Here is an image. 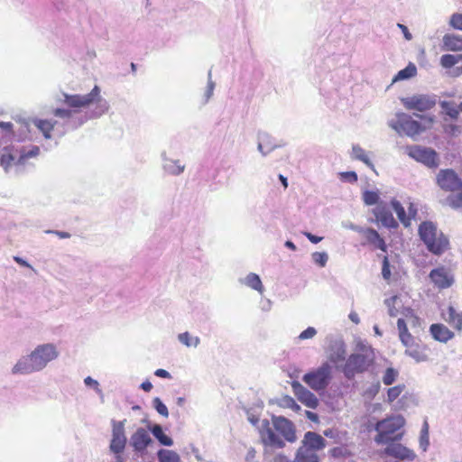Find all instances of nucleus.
<instances>
[{
	"label": "nucleus",
	"instance_id": "nucleus-1",
	"mask_svg": "<svg viewBox=\"0 0 462 462\" xmlns=\"http://www.w3.org/2000/svg\"><path fill=\"white\" fill-rule=\"evenodd\" d=\"M272 424L263 420L259 428L262 444L265 448H283L286 441L294 443L297 440L294 423L283 416H272Z\"/></svg>",
	"mask_w": 462,
	"mask_h": 462
},
{
	"label": "nucleus",
	"instance_id": "nucleus-2",
	"mask_svg": "<svg viewBox=\"0 0 462 462\" xmlns=\"http://www.w3.org/2000/svg\"><path fill=\"white\" fill-rule=\"evenodd\" d=\"M58 356L52 344L38 346L29 356L20 359L13 367L14 374H31L43 369L47 364Z\"/></svg>",
	"mask_w": 462,
	"mask_h": 462
},
{
	"label": "nucleus",
	"instance_id": "nucleus-3",
	"mask_svg": "<svg viewBox=\"0 0 462 462\" xmlns=\"http://www.w3.org/2000/svg\"><path fill=\"white\" fill-rule=\"evenodd\" d=\"M420 239L427 250L435 255H441L449 249V240L432 221H423L418 227Z\"/></svg>",
	"mask_w": 462,
	"mask_h": 462
},
{
	"label": "nucleus",
	"instance_id": "nucleus-4",
	"mask_svg": "<svg viewBox=\"0 0 462 462\" xmlns=\"http://www.w3.org/2000/svg\"><path fill=\"white\" fill-rule=\"evenodd\" d=\"M398 335L402 344L405 346V355L414 359L417 363L428 360V346L416 339L408 330L403 319L397 320Z\"/></svg>",
	"mask_w": 462,
	"mask_h": 462
},
{
	"label": "nucleus",
	"instance_id": "nucleus-5",
	"mask_svg": "<svg viewBox=\"0 0 462 462\" xmlns=\"http://www.w3.org/2000/svg\"><path fill=\"white\" fill-rule=\"evenodd\" d=\"M374 355L371 349H365L362 353L351 354L346 359L343 373L348 379L353 378L356 374H362L374 365Z\"/></svg>",
	"mask_w": 462,
	"mask_h": 462
},
{
	"label": "nucleus",
	"instance_id": "nucleus-6",
	"mask_svg": "<svg viewBox=\"0 0 462 462\" xmlns=\"http://www.w3.org/2000/svg\"><path fill=\"white\" fill-rule=\"evenodd\" d=\"M421 122L414 120L411 116L402 114L393 126L399 133H404L409 136L417 135L428 128H430L433 124V118L426 116H417Z\"/></svg>",
	"mask_w": 462,
	"mask_h": 462
},
{
	"label": "nucleus",
	"instance_id": "nucleus-7",
	"mask_svg": "<svg viewBox=\"0 0 462 462\" xmlns=\"http://www.w3.org/2000/svg\"><path fill=\"white\" fill-rule=\"evenodd\" d=\"M404 424V420L401 416L391 417L379 421L376 425L378 434L375 436V441L379 444L387 443L390 440L401 439L402 433L392 438V435L400 430Z\"/></svg>",
	"mask_w": 462,
	"mask_h": 462
},
{
	"label": "nucleus",
	"instance_id": "nucleus-8",
	"mask_svg": "<svg viewBox=\"0 0 462 462\" xmlns=\"http://www.w3.org/2000/svg\"><path fill=\"white\" fill-rule=\"evenodd\" d=\"M331 379V366L328 363L322 364L319 368L303 376V381L315 391L324 390Z\"/></svg>",
	"mask_w": 462,
	"mask_h": 462
},
{
	"label": "nucleus",
	"instance_id": "nucleus-9",
	"mask_svg": "<svg viewBox=\"0 0 462 462\" xmlns=\"http://www.w3.org/2000/svg\"><path fill=\"white\" fill-rule=\"evenodd\" d=\"M100 100V88L95 86L87 95L64 94V103L75 110L88 107L95 102Z\"/></svg>",
	"mask_w": 462,
	"mask_h": 462
},
{
	"label": "nucleus",
	"instance_id": "nucleus-10",
	"mask_svg": "<svg viewBox=\"0 0 462 462\" xmlns=\"http://www.w3.org/2000/svg\"><path fill=\"white\" fill-rule=\"evenodd\" d=\"M437 183L445 191L462 190V180L451 169L441 170L437 175Z\"/></svg>",
	"mask_w": 462,
	"mask_h": 462
},
{
	"label": "nucleus",
	"instance_id": "nucleus-11",
	"mask_svg": "<svg viewBox=\"0 0 462 462\" xmlns=\"http://www.w3.org/2000/svg\"><path fill=\"white\" fill-rule=\"evenodd\" d=\"M353 229L362 235L364 238V242L362 243L363 245H367L372 246L374 249H379L384 253L387 252V245L384 239L375 229L360 226H355Z\"/></svg>",
	"mask_w": 462,
	"mask_h": 462
},
{
	"label": "nucleus",
	"instance_id": "nucleus-12",
	"mask_svg": "<svg viewBox=\"0 0 462 462\" xmlns=\"http://www.w3.org/2000/svg\"><path fill=\"white\" fill-rule=\"evenodd\" d=\"M409 155L417 162H422L430 168L438 166V155L432 149L412 146L409 149Z\"/></svg>",
	"mask_w": 462,
	"mask_h": 462
},
{
	"label": "nucleus",
	"instance_id": "nucleus-13",
	"mask_svg": "<svg viewBox=\"0 0 462 462\" xmlns=\"http://www.w3.org/2000/svg\"><path fill=\"white\" fill-rule=\"evenodd\" d=\"M372 213L375 217L376 221L380 222L384 227L388 229L398 228L399 224L393 217V213L391 212L385 202H380L372 210Z\"/></svg>",
	"mask_w": 462,
	"mask_h": 462
},
{
	"label": "nucleus",
	"instance_id": "nucleus-14",
	"mask_svg": "<svg viewBox=\"0 0 462 462\" xmlns=\"http://www.w3.org/2000/svg\"><path fill=\"white\" fill-rule=\"evenodd\" d=\"M403 105L409 110L425 112L433 108L436 105V101L434 98L428 96L419 95L403 100Z\"/></svg>",
	"mask_w": 462,
	"mask_h": 462
},
{
	"label": "nucleus",
	"instance_id": "nucleus-15",
	"mask_svg": "<svg viewBox=\"0 0 462 462\" xmlns=\"http://www.w3.org/2000/svg\"><path fill=\"white\" fill-rule=\"evenodd\" d=\"M385 453L401 460L412 461L416 458V454L412 449H410L399 443H393L387 446L385 448Z\"/></svg>",
	"mask_w": 462,
	"mask_h": 462
},
{
	"label": "nucleus",
	"instance_id": "nucleus-16",
	"mask_svg": "<svg viewBox=\"0 0 462 462\" xmlns=\"http://www.w3.org/2000/svg\"><path fill=\"white\" fill-rule=\"evenodd\" d=\"M125 443L126 438L123 424H115L113 428V438L110 443V449L116 454H119L125 449Z\"/></svg>",
	"mask_w": 462,
	"mask_h": 462
},
{
	"label": "nucleus",
	"instance_id": "nucleus-17",
	"mask_svg": "<svg viewBox=\"0 0 462 462\" xmlns=\"http://www.w3.org/2000/svg\"><path fill=\"white\" fill-rule=\"evenodd\" d=\"M151 442L152 439L149 432L143 428L137 429L131 437V445L137 452L145 450Z\"/></svg>",
	"mask_w": 462,
	"mask_h": 462
},
{
	"label": "nucleus",
	"instance_id": "nucleus-18",
	"mask_svg": "<svg viewBox=\"0 0 462 462\" xmlns=\"http://www.w3.org/2000/svg\"><path fill=\"white\" fill-rule=\"evenodd\" d=\"M430 277L436 286L441 289L448 288L453 283V276L443 268H437L430 272Z\"/></svg>",
	"mask_w": 462,
	"mask_h": 462
},
{
	"label": "nucleus",
	"instance_id": "nucleus-19",
	"mask_svg": "<svg viewBox=\"0 0 462 462\" xmlns=\"http://www.w3.org/2000/svg\"><path fill=\"white\" fill-rule=\"evenodd\" d=\"M432 337L439 342L446 343L454 337V333L444 324L435 323L430 327Z\"/></svg>",
	"mask_w": 462,
	"mask_h": 462
},
{
	"label": "nucleus",
	"instance_id": "nucleus-20",
	"mask_svg": "<svg viewBox=\"0 0 462 462\" xmlns=\"http://www.w3.org/2000/svg\"><path fill=\"white\" fill-rule=\"evenodd\" d=\"M301 444L316 451H319L326 447V440L321 435L314 431H307L304 434Z\"/></svg>",
	"mask_w": 462,
	"mask_h": 462
},
{
	"label": "nucleus",
	"instance_id": "nucleus-21",
	"mask_svg": "<svg viewBox=\"0 0 462 462\" xmlns=\"http://www.w3.org/2000/svg\"><path fill=\"white\" fill-rule=\"evenodd\" d=\"M442 319L455 330H462V312H458L453 306H448L447 312L442 311Z\"/></svg>",
	"mask_w": 462,
	"mask_h": 462
},
{
	"label": "nucleus",
	"instance_id": "nucleus-22",
	"mask_svg": "<svg viewBox=\"0 0 462 462\" xmlns=\"http://www.w3.org/2000/svg\"><path fill=\"white\" fill-rule=\"evenodd\" d=\"M317 451L301 444L293 462H319Z\"/></svg>",
	"mask_w": 462,
	"mask_h": 462
},
{
	"label": "nucleus",
	"instance_id": "nucleus-23",
	"mask_svg": "<svg viewBox=\"0 0 462 462\" xmlns=\"http://www.w3.org/2000/svg\"><path fill=\"white\" fill-rule=\"evenodd\" d=\"M444 48L451 51H462V36L446 34L443 37Z\"/></svg>",
	"mask_w": 462,
	"mask_h": 462
},
{
	"label": "nucleus",
	"instance_id": "nucleus-24",
	"mask_svg": "<svg viewBox=\"0 0 462 462\" xmlns=\"http://www.w3.org/2000/svg\"><path fill=\"white\" fill-rule=\"evenodd\" d=\"M391 206L395 211L398 219L403 225V226L406 228L411 227V217H409L408 214H406V211L402 205L398 200L393 199L391 201Z\"/></svg>",
	"mask_w": 462,
	"mask_h": 462
},
{
	"label": "nucleus",
	"instance_id": "nucleus-25",
	"mask_svg": "<svg viewBox=\"0 0 462 462\" xmlns=\"http://www.w3.org/2000/svg\"><path fill=\"white\" fill-rule=\"evenodd\" d=\"M33 124L42 133L46 139L51 138V131L53 130L56 122L46 119H34Z\"/></svg>",
	"mask_w": 462,
	"mask_h": 462
},
{
	"label": "nucleus",
	"instance_id": "nucleus-26",
	"mask_svg": "<svg viewBox=\"0 0 462 462\" xmlns=\"http://www.w3.org/2000/svg\"><path fill=\"white\" fill-rule=\"evenodd\" d=\"M297 386L301 390V394L299 396L300 400L303 402L308 407L315 408L318 404V399L316 396L309 390L303 388L300 383H296L293 384L294 388Z\"/></svg>",
	"mask_w": 462,
	"mask_h": 462
},
{
	"label": "nucleus",
	"instance_id": "nucleus-27",
	"mask_svg": "<svg viewBox=\"0 0 462 462\" xmlns=\"http://www.w3.org/2000/svg\"><path fill=\"white\" fill-rule=\"evenodd\" d=\"M352 158L363 162L370 168H374V165L368 158L365 151L358 144L352 146Z\"/></svg>",
	"mask_w": 462,
	"mask_h": 462
},
{
	"label": "nucleus",
	"instance_id": "nucleus-28",
	"mask_svg": "<svg viewBox=\"0 0 462 462\" xmlns=\"http://www.w3.org/2000/svg\"><path fill=\"white\" fill-rule=\"evenodd\" d=\"M245 283L248 287L259 291L260 293H263V286L260 277L254 273H249L245 277Z\"/></svg>",
	"mask_w": 462,
	"mask_h": 462
},
{
	"label": "nucleus",
	"instance_id": "nucleus-29",
	"mask_svg": "<svg viewBox=\"0 0 462 462\" xmlns=\"http://www.w3.org/2000/svg\"><path fill=\"white\" fill-rule=\"evenodd\" d=\"M152 432L162 445L170 447L173 444L172 439L163 432L160 425H154Z\"/></svg>",
	"mask_w": 462,
	"mask_h": 462
},
{
	"label": "nucleus",
	"instance_id": "nucleus-30",
	"mask_svg": "<svg viewBox=\"0 0 462 462\" xmlns=\"http://www.w3.org/2000/svg\"><path fill=\"white\" fill-rule=\"evenodd\" d=\"M460 61H462V54H444L440 58V64L446 69H449Z\"/></svg>",
	"mask_w": 462,
	"mask_h": 462
},
{
	"label": "nucleus",
	"instance_id": "nucleus-31",
	"mask_svg": "<svg viewBox=\"0 0 462 462\" xmlns=\"http://www.w3.org/2000/svg\"><path fill=\"white\" fill-rule=\"evenodd\" d=\"M440 106L443 112L448 116L451 119H457L459 116V106H456L454 103L449 101L440 102Z\"/></svg>",
	"mask_w": 462,
	"mask_h": 462
},
{
	"label": "nucleus",
	"instance_id": "nucleus-32",
	"mask_svg": "<svg viewBox=\"0 0 462 462\" xmlns=\"http://www.w3.org/2000/svg\"><path fill=\"white\" fill-rule=\"evenodd\" d=\"M331 457L335 458H346L349 457L353 455L351 450L348 448L346 445H341L338 447H335L329 450Z\"/></svg>",
	"mask_w": 462,
	"mask_h": 462
},
{
	"label": "nucleus",
	"instance_id": "nucleus-33",
	"mask_svg": "<svg viewBox=\"0 0 462 462\" xmlns=\"http://www.w3.org/2000/svg\"><path fill=\"white\" fill-rule=\"evenodd\" d=\"M362 197H363L364 203L367 206H372V205L377 206L381 202V201H379L380 196L376 191L365 190L363 193Z\"/></svg>",
	"mask_w": 462,
	"mask_h": 462
},
{
	"label": "nucleus",
	"instance_id": "nucleus-34",
	"mask_svg": "<svg viewBox=\"0 0 462 462\" xmlns=\"http://www.w3.org/2000/svg\"><path fill=\"white\" fill-rule=\"evenodd\" d=\"M417 73L416 66L412 63H410L405 69H401L395 79H407L411 77H414Z\"/></svg>",
	"mask_w": 462,
	"mask_h": 462
},
{
	"label": "nucleus",
	"instance_id": "nucleus-35",
	"mask_svg": "<svg viewBox=\"0 0 462 462\" xmlns=\"http://www.w3.org/2000/svg\"><path fill=\"white\" fill-rule=\"evenodd\" d=\"M405 385L404 384H398L393 387H391L387 390V402H394L404 391Z\"/></svg>",
	"mask_w": 462,
	"mask_h": 462
},
{
	"label": "nucleus",
	"instance_id": "nucleus-36",
	"mask_svg": "<svg viewBox=\"0 0 462 462\" xmlns=\"http://www.w3.org/2000/svg\"><path fill=\"white\" fill-rule=\"evenodd\" d=\"M398 374H399V373L396 369H394L393 367H388L383 375L382 380H383V384H385V385L393 384L395 382V380L397 379Z\"/></svg>",
	"mask_w": 462,
	"mask_h": 462
},
{
	"label": "nucleus",
	"instance_id": "nucleus-37",
	"mask_svg": "<svg viewBox=\"0 0 462 462\" xmlns=\"http://www.w3.org/2000/svg\"><path fill=\"white\" fill-rule=\"evenodd\" d=\"M179 340L187 346H197L199 343V337H191L188 332L180 334Z\"/></svg>",
	"mask_w": 462,
	"mask_h": 462
},
{
	"label": "nucleus",
	"instance_id": "nucleus-38",
	"mask_svg": "<svg viewBox=\"0 0 462 462\" xmlns=\"http://www.w3.org/2000/svg\"><path fill=\"white\" fill-rule=\"evenodd\" d=\"M459 191L457 194L450 195L447 198V202L452 208H462V191Z\"/></svg>",
	"mask_w": 462,
	"mask_h": 462
},
{
	"label": "nucleus",
	"instance_id": "nucleus-39",
	"mask_svg": "<svg viewBox=\"0 0 462 462\" xmlns=\"http://www.w3.org/2000/svg\"><path fill=\"white\" fill-rule=\"evenodd\" d=\"M158 455L160 462H179V457L172 451L162 450Z\"/></svg>",
	"mask_w": 462,
	"mask_h": 462
},
{
	"label": "nucleus",
	"instance_id": "nucleus-40",
	"mask_svg": "<svg viewBox=\"0 0 462 462\" xmlns=\"http://www.w3.org/2000/svg\"><path fill=\"white\" fill-rule=\"evenodd\" d=\"M312 259L315 263L320 267H324L328 262V254L324 252H315L312 254Z\"/></svg>",
	"mask_w": 462,
	"mask_h": 462
},
{
	"label": "nucleus",
	"instance_id": "nucleus-41",
	"mask_svg": "<svg viewBox=\"0 0 462 462\" xmlns=\"http://www.w3.org/2000/svg\"><path fill=\"white\" fill-rule=\"evenodd\" d=\"M153 406L156 409L157 412L162 415L163 417L169 416V411L166 405L161 401L160 398L156 397L153 399Z\"/></svg>",
	"mask_w": 462,
	"mask_h": 462
},
{
	"label": "nucleus",
	"instance_id": "nucleus-42",
	"mask_svg": "<svg viewBox=\"0 0 462 462\" xmlns=\"http://www.w3.org/2000/svg\"><path fill=\"white\" fill-rule=\"evenodd\" d=\"M325 437L333 439L335 443L341 440L340 432L336 429H327L323 431Z\"/></svg>",
	"mask_w": 462,
	"mask_h": 462
},
{
	"label": "nucleus",
	"instance_id": "nucleus-43",
	"mask_svg": "<svg viewBox=\"0 0 462 462\" xmlns=\"http://www.w3.org/2000/svg\"><path fill=\"white\" fill-rule=\"evenodd\" d=\"M428 445H429L428 423L425 422L423 429L421 430L420 446L423 448V450H426V448Z\"/></svg>",
	"mask_w": 462,
	"mask_h": 462
},
{
	"label": "nucleus",
	"instance_id": "nucleus-44",
	"mask_svg": "<svg viewBox=\"0 0 462 462\" xmlns=\"http://www.w3.org/2000/svg\"><path fill=\"white\" fill-rule=\"evenodd\" d=\"M14 157L11 153H4L1 156L0 163L1 165L7 170L13 163Z\"/></svg>",
	"mask_w": 462,
	"mask_h": 462
},
{
	"label": "nucleus",
	"instance_id": "nucleus-45",
	"mask_svg": "<svg viewBox=\"0 0 462 462\" xmlns=\"http://www.w3.org/2000/svg\"><path fill=\"white\" fill-rule=\"evenodd\" d=\"M450 25L457 30H462V14H455L450 18Z\"/></svg>",
	"mask_w": 462,
	"mask_h": 462
},
{
	"label": "nucleus",
	"instance_id": "nucleus-46",
	"mask_svg": "<svg viewBox=\"0 0 462 462\" xmlns=\"http://www.w3.org/2000/svg\"><path fill=\"white\" fill-rule=\"evenodd\" d=\"M341 180L355 183L357 181V174L355 171H345L340 173Z\"/></svg>",
	"mask_w": 462,
	"mask_h": 462
},
{
	"label": "nucleus",
	"instance_id": "nucleus-47",
	"mask_svg": "<svg viewBox=\"0 0 462 462\" xmlns=\"http://www.w3.org/2000/svg\"><path fill=\"white\" fill-rule=\"evenodd\" d=\"M382 275L385 280H389L391 277L390 263L387 256H384L383 260Z\"/></svg>",
	"mask_w": 462,
	"mask_h": 462
},
{
	"label": "nucleus",
	"instance_id": "nucleus-48",
	"mask_svg": "<svg viewBox=\"0 0 462 462\" xmlns=\"http://www.w3.org/2000/svg\"><path fill=\"white\" fill-rule=\"evenodd\" d=\"M316 334V329L312 327H309L300 334L299 338L301 340L312 338Z\"/></svg>",
	"mask_w": 462,
	"mask_h": 462
},
{
	"label": "nucleus",
	"instance_id": "nucleus-49",
	"mask_svg": "<svg viewBox=\"0 0 462 462\" xmlns=\"http://www.w3.org/2000/svg\"><path fill=\"white\" fill-rule=\"evenodd\" d=\"M53 115L55 116H58V117H62V118H70L71 116H72V113L70 110L69 109H62V108H56L54 111H53Z\"/></svg>",
	"mask_w": 462,
	"mask_h": 462
},
{
	"label": "nucleus",
	"instance_id": "nucleus-50",
	"mask_svg": "<svg viewBox=\"0 0 462 462\" xmlns=\"http://www.w3.org/2000/svg\"><path fill=\"white\" fill-rule=\"evenodd\" d=\"M295 400L289 396V395H285L283 396L280 401H279V406L282 407V408H289L292 405L293 402Z\"/></svg>",
	"mask_w": 462,
	"mask_h": 462
},
{
	"label": "nucleus",
	"instance_id": "nucleus-51",
	"mask_svg": "<svg viewBox=\"0 0 462 462\" xmlns=\"http://www.w3.org/2000/svg\"><path fill=\"white\" fill-rule=\"evenodd\" d=\"M408 216L409 217H411V221L412 219H415L417 215H418V208H417V206L412 203V202H410L409 203V206H408Z\"/></svg>",
	"mask_w": 462,
	"mask_h": 462
},
{
	"label": "nucleus",
	"instance_id": "nucleus-52",
	"mask_svg": "<svg viewBox=\"0 0 462 462\" xmlns=\"http://www.w3.org/2000/svg\"><path fill=\"white\" fill-rule=\"evenodd\" d=\"M154 374L158 377H161V378H171V375L170 374V373L164 369H157L155 372H154Z\"/></svg>",
	"mask_w": 462,
	"mask_h": 462
},
{
	"label": "nucleus",
	"instance_id": "nucleus-53",
	"mask_svg": "<svg viewBox=\"0 0 462 462\" xmlns=\"http://www.w3.org/2000/svg\"><path fill=\"white\" fill-rule=\"evenodd\" d=\"M398 27L402 30V32L404 35V38L406 40H408V41L411 40L412 36L405 25H403L402 23H398Z\"/></svg>",
	"mask_w": 462,
	"mask_h": 462
},
{
	"label": "nucleus",
	"instance_id": "nucleus-54",
	"mask_svg": "<svg viewBox=\"0 0 462 462\" xmlns=\"http://www.w3.org/2000/svg\"><path fill=\"white\" fill-rule=\"evenodd\" d=\"M305 236L313 244H318L319 242H320L322 240V237L317 236L311 233L307 232V233H305Z\"/></svg>",
	"mask_w": 462,
	"mask_h": 462
},
{
	"label": "nucleus",
	"instance_id": "nucleus-55",
	"mask_svg": "<svg viewBox=\"0 0 462 462\" xmlns=\"http://www.w3.org/2000/svg\"><path fill=\"white\" fill-rule=\"evenodd\" d=\"M84 383H86V385L88 386H92V387H95V388H97L98 387V383L97 381L92 379L90 376H88L87 378H85L84 380Z\"/></svg>",
	"mask_w": 462,
	"mask_h": 462
},
{
	"label": "nucleus",
	"instance_id": "nucleus-56",
	"mask_svg": "<svg viewBox=\"0 0 462 462\" xmlns=\"http://www.w3.org/2000/svg\"><path fill=\"white\" fill-rule=\"evenodd\" d=\"M48 233H52L58 236L60 238H69L70 234L64 231H48Z\"/></svg>",
	"mask_w": 462,
	"mask_h": 462
},
{
	"label": "nucleus",
	"instance_id": "nucleus-57",
	"mask_svg": "<svg viewBox=\"0 0 462 462\" xmlns=\"http://www.w3.org/2000/svg\"><path fill=\"white\" fill-rule=\"evenodd\" d=\"M344 359H345V351L344 350H342V352L340 354H337V357H333V356L330 357V360L333 363H337L339 361H343Z\"/></svg>",
	"mask_w": 462,
	"mask_h": 462
},
{
	"label": "nucleus",
	"instance_id": "nucleus-58",
	"mask_svg": "<svg viewBox=\"0 0 462 462\" xmlns=\"http://www.w3.org/2000/svg\"><path fill=\"white\" fill-rule=\"evenodd\" d=\"M141 388L145 392H150L152 389V384L149 381L142 383Z\"/></svg>",
	"mask_w": 462,
	"mask_h": 462
},
{
	"label": "nucleus",
	"instance_id": "nucleus-59",
	"mask_svg": "<svg viewBox=\"0 0 462 462\" xmlns=\"http://www.w3.org/2000/svg\"><path fill=\"white\" fill-rule=\"evenodd\" d=\"M306 414H307V417H308L310 420H311L312 421H318L319 417H318V415H317L316 413H314V412H311V411H308L306 412Z\"/></svg>",
	"mask_w": 462,
	"mask_h": 462
},
{
	"label": "nucleus",
	"instance_id": "nucleus-60",
	"mask_svg": "<svg viewBox=\"0 0 462 462\" xmlns=\"http://www.w3.org/2000/svg\"><path fill=\"white\" fill-rule=\"evenodd\" d=\"M14 260L19 263L20 265H23V266H29V264L24 261L23 260L22 258L18 257V256H14Z\"/></svg>",
	"mask_w": 462,
	"mask_h": 462
},
{
	"label": "nucleus",
	"instance_id": "nucleus-61",
	"mask_svg": "<svg viewBox=\"0 0 462 462\" xmlns=\"http://www.w3.org/2000/svg\"><path fill=\"white\" fill-rule=\"evenodd\" d=\"M452 75L454 77H459V76H462V66L461 67H457L453 72H452Z\"/></svg>",
	"mask_w": 462,
	"mask_h": 462
},
{
	"label": "nucleus",
	"instance_id": "nucleus-62",
	"mask_svg": "<svg viewBox=\"0 0 462 462\" xmlns=\"http://www.w3.org/2000/svg\"><path fill=\"white\" fill-rule=\"evenodd\" d=\"M349 319L356 324L359 323V318L356 313H350Z\"/></svg>",
	"mask_w": 462,
	"mask_h": 462
},
{
	"label": "nucleus",
	"instance_id": "nucleus-63",
	"mask_svg": "<svg viewBox=\"0 0 462 462\" xmlns=\"http://www.w3.org/2000/svg\"><path fill=\"white\" fill-rule=\"evenodd\" d=\"M290 409H291L295 412H299L300 411V406L294 401Z\"/></svg>",
	"mask_w": 462,
	"mask_h": 462
},
{
	"label": "nucleus",
	"instance_id": "nucleus-64",
	"mask_svg": "<svg viewBox=\"0 0 462 462\" xmlns=\"http://www.w3.org/2000/svg\"><path fill=\"white\" fill-rule=\"evenodd\" d=\"M275 462H289L284 456H279L275 458Z\"/></svg>",
	"mask_w": 462,
	"mask_h": 462
}]
</instances>
